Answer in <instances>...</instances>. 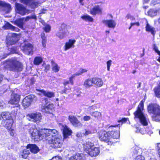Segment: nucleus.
Segmentation results:
<instances>
[{"label":"nucleus","mask_w":160,"mask_h":160,"mask_svg":"<svg viewBox=\"0 0 160 160\" xmlns=\"http://www.w3.org/2000/svg\"><path fill=\"white\" fill-rule=\"evenodd\" d=\"M61 130L62 131L64 138H67L68 136L71 135L72 130L66 125L61 124L60 126Z\"/></svg>","instance_id":"a211bd4d"},{"label":"nucleus","mask_w":160,"mask_h":160,"mask_svg":"<svg viewBox=\"0 0 160 160\" xmlns=\"http://www.w3.org/2000/svg\"><path fill=\"white\" fill-rule=\"evenodd\" d=\"M34 19L35 20L37 19V17L35 15L33 14L31 16H29L27 17L26 18H24V21L26 22H27L29 21L30 19Z\"/></svg>","instance_id":"49530a36"},{"label":"nucleus","mask_w":160,"mask_h":160,"mask_svg":"<svg viewBox=\"0 0 160 160\" xmlns=\"http://www.w3.org/2000/svg\"><path fill=\"white\" fill-rule=\"evenodd\" d=\"M13 123V120L11 118L9 119L3 121L2 123L7 128H9L12 126Z\"/></svg>","instance_id":"c85d7f7f"},{"label":"nucleus","mask_w":160,"mask_h":160,"mask_svg":"<svg viewBox=\"0 0 160 160\" xmlns=\"http://www.w3.org/2000/svg\"><path fill=\"white\" fill-rule=\"evenodd\" d=\"M119 124L117 125H111L107 126L106 128L107 130H109V135L111 136V139L112 138L114 139L118 138L120 136V132L119 131H118L114 129L116 127H118Z\"/></svg>","instance_id":"1a4fd4ad"},{"label":"nucleus","mask_w":160,"mask_h":160,"mask_svg":"<svg viewBox=\"0 0 160 160\" xmlns=\"http://www.w3.org/2000/svg\"><path fill=\"white\" fill-rule=\"evenodd\" d=\"M40 92L41 94L49 98L54 97L55 96L54 93L52 92L47 91L43 90H40Z\"/></svg>","instance_id":"7c9ffc66"},{"label":"nucleus","mask_w":160,"mask_h":160,"mask_svg":"<svg viewBox=\"0 0 160 160\" xmlns=\"http://www.w3.org/2000/svg\"><path fill=\"white\" fill-rule=\"evenodd\" d=\"M6 67L9 70L15 72H19L23 69L22 65L15 59H11L7 61Z\"/></svg>","instance_id":"20e7f679"},{"label":"nucleus","mask_w":160,"mask_h":160,"mask_svg":"<svg viewBox=\"0 0 160 160\" xmlns=\"http://www.w3.org/2000/svg\"><path fill=\"white\" fill-rule=\"evenodd\" d=\"M43 61V59L40 57H37L34 59L33 63L35 65H38L40 64Z\"/></svg>","instance_id":"58836bf2"},{"label":"nucleus","mask_w":160,"mask_h":160,"mask_svg":"<svg viewBox=\"0 0 160 160\" xmlns=\"http://www.w3.org/2000/svg\"><path fill=\"white\" fill-rule=\"evenodd\" d=\"M131 152L133 156H138L141 155L142 151V149L139 147L135 146L131 149Z\"/></svg>","instance_id":"a878e982"},{"label":"nucleus","mask_w":160,"mask_h":160,"mask_svg":"<svg viewBox=\"0 0 160 160\" xmlns=\"http://www.w3.org/2000/svg\"><path fill=\"white\" fill-rule=\"evenodd\" d=\"M24 18H20L14 21V24L21 28H23Z\"/></svg>","instance_id":"2f4dec72"},{"label":"nucleus","mask_w":160,"mask_h":160,"mask_svg":"<svg viewBox=\"0 0 160 160\" xmlns=\"http://www.w3.org/2000/svg\"><path fill=\"white\" fill-rule=\"evenodd\" d=\"M148 112L153 114V119L156 121H160V106L156 103L149 104L147 107Z\"/></svg>","instance_id":"39448f33"},{"label":"nucleus","mask_w":160,"mask_h":160,"mask_svg":"<svg viewBox=\"0 0 160 160\" xmlns=\"http://www.w3.org/2000/svg\"><path fill=\"white\" fill-rule=\"evenodd\" d=\"M20 99L19 95L16 93H12L11 95V98L9 101V103L11 104H14L15 107H18L19 106L18 102Z\"/></svg>","instance_id":"2eb2a0df"},{"label":"nucleus","mask_w":160,"mask_h":160,"mask_svg":"<svg viewBox=\"0 0 160 160\" xmlns=\"http://www.w3.org/2000/svg\"><path fill=\"white\" fill-rule=\"evenodd\" d=\"M74 92L75 94H76L78 96H81V89L79 88H76L74 90Z\"/></svg>","instance_id":"09e8293b"},{"label":"nucleus","mask_w":160,"mask_h":160,"mask_svg":"<svg viewBox=\"0 0 160 160\" xmlns=\"http://www.w3.org/2000/svg\"><path fill=\"white\" fill-rule=\"evenodd\" d=\"M52 70L55 72H58L60 69V67L58 64L53 61L52 62Z\"/></svg>","instance_id":"4c0bfd02"},{"label":"nucleus","mask_w":160,"mask_h":160,"mask_svg":"<svg viewBox=\"0 0 160 160\" xmlns=\"http://www.w3.org/2000/svg\"><path fill=\"white\" fill-rule=\"evenodd\" d=\"M99 152L100 151L99 148L95 147L89 150L87 153L92 157H95L97 156Z\"/></svg>","instance_id":"393cba45"},{"label":"nucleus","mask_w":160,"mask_h":160,"mask_svg":"<svg viewBox=\"0 0 160 160\" xmlns=\"http://www.w3.org/2000/svg\"><path fill=\"white\" fill-rule=\"evenodd\" d=\"M57 134H55L52 132H49L48 136L47 135L45 139L47 140L48 142L51 144V146L54 148H60L61 147L62 144V141L61 138L58 136V132L56 130Z\"/></svg>","instance_id":"7ed1b4c3"},{"label":"nucleus","mask_w":160,"mask_h":160,"mask_svg":"<svg viewBox=\"0 0 160 160\" xmlns=\"http://www.w3.org/2000/svg\"><path fill=\"white\" fill-rule=\"evenodd\" d=\"M82 154L80 153H77L76 154L70 157L69 160H83L82 157Z\"/></svg>","instance_id":"f704fd0d"},{"label":"nucleus","mask_w":160,"mask_h":160,"mask_svg":"<svg viewBox=\"0 0 160 160\" xmlns=\"http://www.w3.org/2000/svg\"><path fill=\"white\" fill-rule=\"evenodd\" d=\"M44 29L46 32H49L51 30V26L49 25L46 24Z\"/></svg>","instance_id":"8fccbe9b"},{"label":"nucleus","mask_w":160,"mask_h":160,"mask_svg":"<svg viewBox=\"0 0 160 160\" xmlns=\"http://www.w3.org/2000/svg\"><path fill=\"white\" fill-rule=\"evenodd\" d=\"M40 151L39 148L35 144H28L26 148V149H24L23 150L22 156L24 158H27L29 154L30 153L29 151L33 153H37Z\"/></svg>","instance_id":"423d86ee"},{"label":"nucleus","mask_w":160,"mask_h":160,"mask_svg":"<svg viewBox=\"0 0 160 160\" xmlns=\"http://www.w3.org/2000/svg\"><path fill=\"white\" fill-rule=\"evenodd\" d=\"M125 19L126 20L130 19L131 21L135 19V18L134 17L129 14H128L126 15L125 17Z\"/></svg>","instance_id":"5fc2aeb1"},{"label":"nucleus","mask_w":160,"mask_h":160,"mask_svg":"<svg viewBox=\"0 0 160 160\" xmlns=\"http://www.w3.org/2000/svg\"><path fill=\"white\" fill-rule=\"evenodd\" d=\"M102 22L104 24L109 28H114L116 26L115 22L112 20H104Z\"/></svg>","instance_id":"b1692460"},{"label":"nucleus","mask_w":160,"mask_h":160,"mask_svg":"<svg viewBox=\"0 0 160 160\" xmlns=\"http://www.w3.org/2000/svg\"><path fill=\"white\" fill-rule=\"evenodd\" d=\"M15 36L16 35L14 34L11 37L7 38L6 43L8 46L14 45L17 42L18 40Z\"/></svg>","instance_id":"412c9836"},{"label":"nucleus","mask_w":160,"mask_h":160,"mask_svg":"<svg viewBox=\"0 0 160 160\" xmlns=\"http://www.w3.org/2000/svg\"><path fill=\"white\" fill-rule=\"evenodd\" d=\"M91 133V132L89 130H85V132L84 133L85 135H88Z\"/></svg>","instance_id":"e2e57ef3"},{"label":"nucleus","mask_w":160,"mask_h":160,"mask_svg":"<svg viewBox=\"0 0 160 160\" xmlns=\"http://www.w3.org/2000/svg\"><path fill=\"white\" fill-rule=\"evenodd\" d=\"M157 149L159 152V154H160V143L157 144Z\"/></svg>","instance_id":"774afa93"},{"label":"nucleus","mask_w":160,"mask_h":160,"mask_svg":"<svg viewBox=\"0 0 160 160\" xmlns=\"http://www.w3.org/2000/svg\"><path fill=\"white\" fill-rule=\"evenodd\" d=\"M100 9L99 7L98 6H95L90 10L91 14L94 15L100 12Z\"/></svg>","instance_id":"e433bc0d"},{"label":"nucleus","mask_w":160,"mask_h":160,"mask_svg":"<svg viewBox=\"0 0 160 160\" xmlns=\"http://www.w3.org/2000/svg\"><path fill=\"white\" fill-rule=\"evenodd\" d=\"M127 120H128V118H120V119L118 120V122H121L122 123H125L127 122Z\"/></svg>","instance_id":"864d4df0"},{"label":"nucleus","mask_w":160,"mask_h":160,"mask_svg":"<svg viewBox=\"0 0 160 160\" xmlns=\"http://www.w3.org/2000/svg\"><path fill=\"white\" fill-rule=\"evenodd\" d=\"M146 158L148 160H157L155 156L151 153L147 154Z\"/></svg>","instance_id":"a18cd8bd"},{"label":"nucleus","mask_w":160,"mask_h":160,"mask_svg":"<svg viewBox=\"0 0 160 160\" xmlns=\"http://www.w3.org/2000/svg\"><path fill=\"white\" fill-rule=\"evenodd\" d=\"M136 128V132H140L142 134H144L148 132V130L147 131L146 129L141 128L140 127H137Z\"/></svg>","instance_id":"c03bdc74"},{"label":"nucleus","mask_w":160,"mask_h":160,"mask_svg":"<svg viewBox=\"0 0 160 160\" xmlns=\"http://www.w3.org/2000/svg\"><path fill=\"white\" fill-rule=\"evenodd\" d=\"M0 7L2 8V10L6 13H8L11 9L10 4L2 1H0Z\"/></svg>","instance_id":"aec40b11"},{"label":"nucleus","mask_w":160,"mask_h":160,"mask_svg":"<svg viewBox=\"0 0 160 160\" xmlns=\"http://www.w3.org/2000/svg\"><path fill=\"white\" fill-rule=\"evenodd\" d=\"M65 27L64 25H62L59 31L56 34V36L60 39H63L67 35V30Z\"/></svg>","instance_id":"dca6fc26"},{"label":"nucleus","mask_w":160,"mask_h":160,"mask_svg":"<svg viewBox=\"0 0 160 160\" xmlns=\"http://www.w3.org/2000/svg\"><path fill=\"white\" fill-rule=\"evenodd\" d=\"M158 10L154 9H150L148 12V15L151 17L156 16Z\"/></svg>","instance_id":"ea45409f"},{"label":"nucleus","mask_w":160,"mask_h":160,"mask_svg":"<svg viewBox=\"0 0 160 160\" xmlns=\"http://www.w3.org/2000/svg\"><path fill=\"white\" fill-rule=\"evenodd\" d=\"M144 157L141 155L137 156L134 160H144Z\"/></svg>","instance_id":"4d7b16f0"},{"label":"nucleus","mask_w":160,"mask_h":160,"mask_svg":"<svg viewBox=\"0 0 160 160\" xmlns=\"http://www.w3.org/2000/svg\"><path fill=\"white\" fill-rule=\"evenodd\" d=\"M112 61L109 60L107 62V70L108 71H110V67L112 64Z\"/></svg>","instance_id":"6e6d98bb"},{"label":"nucleus","mask_w":160,"mask_h":160,"mask_svg":"<svg viewBox=\"0 0 160 160\" xmlns=\"http://www.w3.org/2000/svg\"><path fill=\"white\" fill-rule=\"evenodd\" d=\"M144 104L142 100L138 105L137 110L133 113L134 119L136 121L139 120L140 124L142 126L147 127L149 122V120L148 115L142 112Z\"/></svg>","instance_id":"f257e3e1"},{"label":"nucleus","mask_w":160,"mask_h":160,"mask_svg":"<svg viewBox=\"0 0 160 160\" xmlns=\"http://www.w3.org/2000/svg\"><path fill=\"white\" fill-rule=\"evenodd\" d=\"M97 108V107L95 106L92 105L91 106L89 107L87 109V110L91 112V111L93 110H95Z\"/></svg>","instance_id":"3c124183"},{"label":"nucleus","mask_w":160,"mask_h":160,"mask_svg":"<svg viewBox=\"0 0 160 160\" xmlns=\"http://www.w3.org/2000/svg\"><path fill=\"white\" fill-rule=\"evenodd\" d=\"M30 132L32 137V139L36 140L38 139L41 140L42 139H45L47 135L48 136L49 132H52V133L57 134V132L55 129H44L41 131H38L34 126L30 128Z\"/></svg>","instance_id":"f03ea898"},{"label":"nucleus","mask_w":160,"mask_h":160,"mask_svg":"<svg viewBox=\"0 0 160 160\" xmlns=\"http://www.w3.org/2000/svg\"><path fill=\"white\" fill-rule=\"evenodd\" d=\"M90 115L95 118L98 119L101 117V113L98 112H93L90 113Z\"/></svg>","instance_id":"a19ab883"},{"label":"nucleus","mask_w":160,"mask_h":160,"mask_svg":"<svg viewBox=\"0 0 160 160\" xmlns=\"http://www.w3.org/2000/svg\"><path fill=\"white\" fill-rule=\"evenodd\" d=\"M87 72V70L83 69H80L78 71L76 72L75 74H73L72 75V76L69 78V80L68 81H65L63 82V85L65 87L66 86L68 85L69 83V82L71 84H73V81H72V79L76 76H78L80 75H81L83 73L86 72Z\"/></svg>","instance_id":"4468645a"},{"label":"nucleus","mask_w":160,"mask_h":160,"mask_svg":"<svg viewBox=\"0 0 160 160\" xmlns=\"http://www.w3.org/2000/svg\"><path fill=\"white\" fill-rule=\"evenodd\" d=\"M3 28L5 29H10L13 31L15 30L17 28L15 27L12 26L9 22H6L3 26Z\"/></svg>","instance_id":"c9c22d12"},{"label":"nucleus","mask_w":160,"mask_h":160,"mask_svg":"<svg viewBox=\"0 0 160 160\" xmlns=\"http://www.w3.org/2000/svg\"><path fill=\"white\" fill-rule=\"evenodd\" d=\"M154 92L156 96L160 98V85H159L154 89Z\"/></svg>","instance_id":"79ce46f5"},{"label":"nucleus","mask_w":160,"mask_h":160,"mask_svg":"<svg viewBox=\"0 0 160 160\" xmlns=\"http://www.w3.org/2000/svg\"><path fill=\"white\" fill-rule=\"evenodd\" d=\"M46 39L42 40V46L43 47H45L46 46Z\"/></svg>","instance_id":"69168bd1"},{"label":"nucleus","mask_w":160,"mask_h":160,"mask_svg":"<svg viewBox=\"0 0 160 160\" xmlns=\"http://www.w3.org/2000/svg\"><path fill=\"white\" fill-rule=\"evenodd\" d=\"M41 37L42 40L46 39V37L45 36V34L44 33H42L41 34Z\"/></svg>","instance_id":"338daca9"},{"label":"nucleus","mask_w":160,"mask_h":160,"mask_svg":"<svg viewBox=\"0 0 160 160\" xmlns=\"http://www.w3.org/2000/svg\"><path fill=\"white\" fill-rule=\"evenodd\" d=\"M16 10L17 13L22 15H24L26 14H28L30 11L26 9L22 4L16 3L15 4Z\"/></svg>","instance_id":"9d476101"},{"label":"nucleus","mask_w":160,"mask_h":160,"mask_svg":"<svg viewBox=\"0 0 160 160\" xmlns=\"http://www.w3.org/2000/svg\"><path fill=\"white\" fill-rule=\"evenodd\" d=\"M93 82L92 78L86 79L84 82V86L86 88H88L92 86Z\"/></svg>","instance_id":"72a5a7b5"},{"label":"nucleus","mask_w":160,"mask_h":160,"mask_svg":"<svg viewBox=\"0 0 160 160\" xmlns=\"http://www.w3.org/2000/svg\"><path fill=\"white\" fill-rule=\"evenodd\" d=\"M27 117L29 120L34 122H39L42 119L41 114L38 112L28 114Z\"/></svg>","instance_id":"9b49d317"},{"label":"nucleus","mask_w":160,"mask_h":160,"mask_svg":"<svg viewBox=\"0 0 160 160\" xmlns=\"http://www.w3.org/2000/svg\"><path fill=\"white\" fill-rule=\"evenodd\" d=\"M153 48L154 50L160 56V51L158 50V47L156 46L155 44H153Z\"/></svg>","instance_id":"603ef678"},{"label":"nucleus","mask_w":160,"mask_h":160,"mask_svg":"<svg viewBox=\"0 0 160 160\" xmlns=\"http://www.w3.org/2000/svg\"><path fill=\"white\" fill-rule=\"evenodd\" d=\"M16 50V48L15 47H11L10 48H6L4 52L2 53L0 52V53L1 55L0 56L2 59H4L7 57L10 54H11L14 53Z\"/></svg>","instance_id":"ddd939ff"},{"label":"nucleus","mask_w":160,"mask_h":160,"mask_svg":"<svg viewBox=\"0 0 160 160\" xmlns=\"http://www.w3.org/2000/svg\"><path fill=\"white\" fill-rule=\"evenodd\" d=\"M159 3H160V0H152V4L153 5Z\"/></svg>","instance_id":"bf43d9fd"},{"label":"nucleus","mask_w":160,"mask_h":160,"mask_svg":"<svg viewBox=\"0 0 160 160\" xmlns=\"http://www.w3.org/2000/svg\"><path fill=\"white\" fill-rule=\"evenodd\" d=\"M68 119L70 122L74 127L80 128L82 126V124L75 116L73 115H69Z\"/></svg>","instance_id":"f8f14e48"},{"label":"nucleus","mask_w":160,"mask_h":160,"mask_svg":"<svg viewBox=\"0 0 160 160\" xmlns=\"http://www.w3.org/2000/svg\"><path fill=\"white\" fill-rule=\"evenodd\" d=\"M12 118L10 114L8 112H2L0 115V120L3 121Z\"/></svg>","instance_id":"c756f323"},{"label":"nucleus","mask_w":160,"mask_h":160,"mask_svg":"<svg viewBox=\"0 0 160 160\" xmlns=\"http://www.w3.org/2000/svg\"><path fill=\"white\" fill-rule=\"evenodd\" d=\"M22 50L26 54L29 55L32 52V46L30 43L25 44L21 47Z\"/></svg>","instance_id":"f3484780"},{"label":"nucleus","mask_w":160,"mask_h":160,"mask_svg":"<svg viewBox=\"0 0 160 160\" xmlns=\"http://www.w3.org/2000/svg\"><path fill=\"white\" fill-rule=\"evenodd\" d=\"M92 81L93 84L95 85L98 87H101L103 84L102 80L98 78H93Z\"/></svg>","instance_id":"473e14b6"},{"label":"nucleus","mask_w":160,"mask_h":160,"mask_svg":"<svg viewBox=\"0 0 160 160\" xmlns=\"http://www.w3.org/2000/svg\"><path fill=\"white\" fill-rule=\"evenodd\" d=\"M51 160H62V158L60 156H56L53 157Z\"/></svg>","instance_id":"680f3d73"},{"label":"nucleus","mask_w":160,"mask_h":160,"mask_svg":"<svg viewBox=\"0 0 160 160\" xmlns=\"http://www.w3.org/2000/svg\"><path fill=\"white\" fill-rule=\"evenodd\" d=\"M75 42V40L69 39L68 42L66 43L65 50L66 51L70 48H73L74 47V44Z\"/></svg>","instance_id":"cd10ccee"},{"label":"nucleus","mask_w":160,"mask_h":160,"mask_svg":"<svg viewBox=\"0 0 160 160\" xmlns=\"http://www.w3.org/2000/svg\"><path fill=\"white\" fill-rule=\"evenodd\" d=\"M94 146V144L89 141L86 142H85L83 144V148L86 153L88 152L89 150H90L93 148Z\"/></svg>","instance_id":"5701e85b"},{"label":"nucleus","mask_w":160,"mask_h":160,"mask_svg":"<svg viewBox=\"0 0 160 160\" xmlns=\"http://www.w3.org/2000/svg\"><path fill=\"white\" fill-rule=\"evenodd\" d=\"M145 28L146 31L150 32L153 36H154L156 33L155 29L152 26L150 25L147 21V22Z\"/></svg>","instance_id":"bb28decb"},{"label":"nucleus","mask_w":160,"mask_h":160,"mask_svg":"<svg viewBox=\"0 0 160 160\" xmlns=\"http://www.w3.org/2000/svg\"><path fill=\"white\" fill-rule=\"evenodd\" d=\"M81 18L86 21L92 22L93 20L92 17L88 15L82 16Z\"/></svg>","instance_id":"37998d69"},{"label":"nucleus","mask_w":160,"mask_h":160,"mask_svg":"<svg viewBox=\"0 0 160 160\" xmlns=\"http://www.w3.org/2000/svg\"><path fill=\"white\" fill-rule=\"evenodd\" d=\"M109 134V130L108 132L101 131L98 133L99 138L101 141L107 142L108 145H111L113 142L111 140V136Z\"/></svg>","instance_id":"0eeeda50"},{"label":"nucleus","mask_w":160,"mask_h":160,"mask_svg":"<svg viewBox=\"0 0 160 160\" xmlns=\"http://www.w3.org/2000/svg\"><path fill=\"white\" fill-rule=\"evenodd\" d=\"M45 70H44L45 72H47L48 71L50 68V65L48 64H47L46 65H45Z\"/></svg>","instance_id":"052dcab7"},{"label":"nucleus","mask_w":160,"mask_h":160,"mask_svg":"<svg viewBox=\"0 0 160 160\" xmlns=\"http://www.w3.org/2000/svg\"><path fill=\"white\" fill-rule=\"evenodd\" d=\"M21 2L26 5L30 4L32 8L37 7L38 6L39 3L35 2L32 0H20Z\"/></svg>","instance_id":"4be33fe9"},{"label":"nucleus","mask_w":160,"mask_h":160,"mask_svg":"<svg viewBox=\"0 0 160 160\" xmlns=\"http://www.w3.org/2000/svg\"><path fill=\"white\" fill-rule=\"evenodd\" d=\"M130 24H131V26H133L134 25H136L137 26H139V23L138 22H131Z\"/></svg>","instance_id":"0e129e2a"},{"label":"nucleus","mask_w":160,"mask_h":160,"mask_svg":"<svg viewBox=\"0 0 160 160\" xmlns=\"http://www.w3.org/2000/svg\"><path fill=\"white\" fill-rule=\"evenodd\" d=\"M91 119V117L89 116H85L83 117V120L84 121H87L90 120Z\"/></svg>","instance_id":"13d9d810"},{"label":"nucleus","mask_w":160,"mask_h":160,"mask_svg":"<svg viewBox=\"0 0 160 160\" xmlns=\"http://www.w3.org/2000/svg\"><path fill=\"white\" fill-rule=\"evenodd\" d=\"M34 97V96L32 95H29L26 97L22 101V103L23 106L25 108L29 107Z\"/></svg>","instance_id":"6ab92c4d"},{"label":"nucleus","mask_w":160,"mask_h":160,"mask_svg":"<svg viewBox=\"0 0 160 160\" xmlns=\"http://www.w3.org/2000/svg\"><path fill=\"white\" fill-rule=\"evenodd\" d=\"M71 89V88L70 87H69L68 88H67L65 87L62 90L61 92H60L62 94L63 93L67 94L70 92Z\"/></svg>","instance_id":"de8ad7c7"},{"label":"nucleus","mask_w":160,"mask_h":160,"mask_svg":"<svg viewBox=\"0 0 160 160\" xmlns=\"http://www.w3.org/2000/svg\"><path fill=\"white\" fill-rule=\"evenodd\" d=\"M42 111L46 113H50L52 111L54 105L52 103H49L48 99L46 98H42Z\"/></svg>","instance_id":"6e6552de"}]
</instances>
